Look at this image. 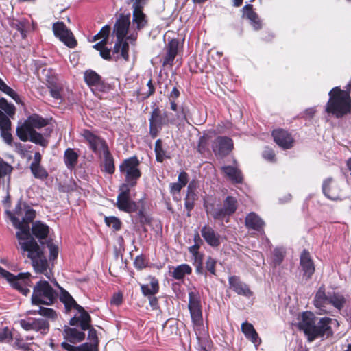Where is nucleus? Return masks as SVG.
Listing matches in <instances>:
<instances>
[{"label": "nucleus", "instance_id": "obj_1", "mask_svg": "<svg viewBox=\"0 0 351 351\" xmlns=\"http://www.w3.org/2000/svg\"><path fill=\"white\" fill-rule=\"evenodd\" d=\"M5 213L14 228L19 230L16 236L19 245L23 252L27 253V256L31 259L35 271L45 275L47 279L53 281V274L49 267L48 261L38 244L30 235L29 223L36 217L35 211L31 208L27 209L21 221L12 215L11 211L6 210Z\"/></svg>", "mask_w": 351, "mask_h": 351}, {"label": "nucleus", "instance_id": "obj_2", "mask_svg": "<svg viewBox=\"0 0 351 351\" xmlns=\"http://www.w3.org/2000/svg\"><path fill=\"white\" fill-rule=\"evenodd\" d=\"M148 25V19L143 10H132L130 14H121L116 20L113 27V34L117 40L113 47V56L115 59L123 58L125 62L129 60V44L134 43L138 32Z\"/></svg>", "mask_w": 351, "mask_h": 351}, {"label": "nucleus", "instance_id": "obj_3", "mask_svg": "<svg viewBox=\"0 0 351 351\" xmlns=\"http://www.w3.org/2000/svg\"><path fill=\"white\" fill-rule=\"evenodd\" d=\"M58 295L56 291L52 288L47 281L39 280L34 287L31 298L32 304L34 306H38V308L29 310L27 313L34 315H40L49 319L56 320L58 318L56 311L51 308L41 306V305L49 306L53 304Z\"/></svg>", "mask_w": 351, "mask_h": 351}, {"label": "nucleus", "instance_id": "obj_4", "mask_svg": "<svg viewBox=\"0 0 351 351\" xmlns=\"http://www.w3.org/2000/svg\"><path fill=\"white\" fill-rule=\"evenodd\" d=\"M332 319L329 317L317 319L309 311L304 312L299 323L300 328L304 331L309 341L317 338H323L332 335L331 324Z\"/></svg>", "mask_w": 351, "mask_h": 351}, {"label": "nucleus", "instance_id": "obj_5", "mask_svg": "<svg viewBox=\"0 0 351 351\" xmlns=\"http://www.w3.org/2000/svg\"><path fill=\"white\" fill-rule=\"evenodd\" d=\"M329 99L325 106V111L337 118H341L351 111V98L348 91L339 87H334L328 93Z\"/></svg>", "mask_w": 351, "mask_h": 351}, {"label": "nucleus", "instance_id": "obj_6", "mask_svg": "<svg viewBox=\"0 0 351 351\" xmlns=\"http://www.w3.org/2000/svg\"><path fill=\"white\" fill-rule=\"evenodd\" d=\"M344 302L343 296L339 293H328L326 295L324 285L319 288L314 298V304L319 310V314L330 313V306L340 310L343 307Z\"/></svg>", "mask_w": 351, "mask_h": 351}, {"label": "nucleus", "instance_id": "obj_7", "mask_svg": "<svg viewBox=\"0 0 351 351\" xmlns=\"http://www.w3.org/2000/svg\"><path fill=\"white\" fill-rule=\"evenodd\" d=\"M206 210L215 220H223L233 215L238 207V202L235 197L228 196L223 201L222 206L215 208L213 204H206Z\"/></svg>", "mask_w": 351, "mask_h": 351}, {"label": "nucleus", "instance_id": "obj_8", "mask_svg": "<svg viewBox=\"0 0 351 351\" xmlns=\"http://www.w3.org/2000/svg\"><path fill=\"white\" fill-rule=\"evenodd\" d=\"M138 166L139 160L136 156L127 158L120 165V172L125 176L128 186H135L138 179L141 177V173Z\"/></svg>", "mask_w": 351, "mask_h": 351}, {"label": "nucleus", "instance_id": "obj_9", "mask_svg": "<svg viewBox=\"0 0 351 351\" xmlns=\"http://www.w3.org/2000/svg\"><path fill=\"white\" fill-rule=\"evenodd\" d=\"M30 274L28 272L20 273L15 276L0 267V277L5 278L14 289L19 290L25 295H27L30 292L28 288L30 286Z\"/></svg>", "mask_w": 351, "mask_h": 351}, {"label": "nucleus", "instance_id": "obj_10", "mask_svg": "<svg viewBox=\"0 0 351 351\" xmlns=\"http://www.w3.org/2000/svg\"><path fill=\"white\" fill-rule=\"evenodd\" d=\"M16 133L19 138L23 141H31L42 147H47L48 141L43 136L32 128L25 121L23 123H19L16 129Z\"/></svg>", "mask_w": 351, "mask_h": 351}, {"label": "nucleus", "instance_id": "obj_11", "mask_svg": "<svg viewBox=\"0 0 351 351\" xmlns=\"http://www.w3.org/2000/svg\"><path fill=\"white\" fill-rule=\"evenodd\" d=\"M110 32V25H105L104 27H103L100 32L93 37V41L101 39L100 42L93 45V48L99 51L101 57L104 60H112L114 61H118L119 60H121L122 58L115 59L113 56V49L111 50L106 47L108 42Z\"/></svg>", "mask_w": 351, "mask_h": 351}, {"label": "nucleus", "instance_id": "obj_12", "mask_svg": "<svg viewBox=\"0 0 351 351\" xmlns=\"http://www.w3.org/2000/svg\"><path fill=\"white\" fill-rule=\"evenodd\" d=\"M188 306L194 327L197 328L202 327L203 325V317L200 298L198 293L189 292Z\"/></svg>", "mask_w": 351, "mask_h": 351}, {"label": "nucleus", "instance_id": "obj_13", "mask_svg": "<svg viewBox=\"0 0 351 351\" xmlns=\"http://www.w3.org/2000/svg\"><path fill=\"white\" fill-rule=\"evenodd\" d=\"M119 194L117 197V206L122 211L131 213L137 210L136 204L131 200L130 197V189L127 184H123L119 188Z\"/></svg>", "mask_w": 351, "mask_h": 351}, {"label": "nucleus", "instance_id": "obj_14", "mask_svg": "<svg viewBox=\"0 0 351 351\" xmlns=\"http://www.w3.org/2000/svg\"><path fill=\"white\" fill-rule=\"evenodd\" d=\"M49 319L27 317L21 319L19 323L22 328L26 331L33 330L46 335L49 330Z\"/></svg>", "mask_w": 351, "mask_h": 351}, {"label": "nucleus", "instance_id": "obj_15", "mask_svg": "<svg viewBox=\"0 0 351 351\" xmlns=\"http://www.w3.org/2000/svg\"><path fill=\"white\" fill-rule=\"evenodd\" d=\"M170 119H168L164 112L161 113L159 108H154L149 118V133L152 138L156 137L158 133L161 130L163 125L169 124Z\"/></svg>", "mask_w": 351, "mask_h": 351}, {"label": "nucleus", "instance_id": "obj_16", "mask_svg": "<svg viewBox=\"0 0 351 351\" xmlns=\"http://www.w3.org/2000/svg\"><path fill=\"white\" fill-rule=\"evenodd\" d=\"M53 31L56 37L63 42L67 47L74 48L77 45L73 33L63 22H57L53 25Z\"/></svg>", "mask_w": 351, "mask_h": 351}, {"label": "nucleus", "instance_id": "obj_17", "mask_svg": "<svg viewBox=\"0 0 351 351\" xmlns=\"http://www.w3.org/2000/svg\"><path fill=\"white\" fill-rule=\"evenodd\" d=\"M81 135L88 143L90 149L96 154H101V152L108 148L105 141L93 134L88 130L84 129L82 131Z\"/></svg>", "mask_w": 351, "mask_h": 351}, {"label": "nucleus", "instance_id": "obj_18", "mask_svg": "<svg viewBox=\"0 0 351 351\" xmlns=\"http://www.w3.org/2000/svg\"><path fill=\"white\" fill-rule=\"evenodd\" d=\"M213 150L216 155L223 156L227 155L233 147L231 138L225 136H218L213 143Z\"/></svg>", "mask_w": 351, "mask_h": 351}, {"label": "nucleus", "instance_id": "obj_19", "mask_svg": "<svg viewBox=\"0 0 351 351\" xmlns=\"http://www.w3.org/2000/svg\"><path fill=\"white\" fill-rule=\"evenodd\" d=\"M274 141L284 149H290L293 145V138L288 132L278 129L272 132Z\"/></svg>", "mask_w": 351, "mask_h": 351}, {"label": "nucleus", "instance_id": "obj_20", "mask_svg": "<svg viewBox=\"0 0 351 351\" xmlns=\"http://www.w3.org/2000/svg\"><path fill=\"white\" fill-rule=\"evenodd\" d=\"M228 283L230 288L236 292L238 295L250 298L252 296L253 293L247 285L242 282L239 277L232 276L229 277Z\"/></svg>", "mask_w": 351, "mask_h": 351}, {"label": "nucleus", "instance_id": "obj_21", "mask_svg": "<svg viewBox=\"0 0 351 351\" xmlns=\"http://www.w3.org/2000/svg\"><path fill=\"white\" fill-rule=\"evenodd\" d=\"M322 191L328 199L336 200L341 198L340 188L331 178L326 179L322 185Z\"/></svg>", "mask_w": 351, "mask_h": 351}, {"label": "nucleus", "instance_id": "obj_22", "mask_svg": "<svg viewBox=\"0 0 351 351\" xmlns=\"http://www.w3.org/2000/svg\"><path fill=\"white\" fill-rule=\"evenodd\" d=\"M11 121L9 118L0 110V132L1 136L4 142L9 145H12V135L10 133Z\"/></svg>", "mask_w": 351, "mask_h": 351}, {"label": "nucleus", "instance_id": "obj_23", "mask_svg": "<svg viewBox=\"0 0 351 351\" xmlns=\"http://www.w3.org/2000/svg\"><path fill=\"white\" fill-rule=\"evenodd\" d=\"M300 265L304 272V276L306 279L311 278L315 272V266L309 252L306 250H304L300 255Z\"/></svg>", "mask_w": 351, "mask_h": 351}, {"label": "nucleus", "instance_id": "obj_24", "mask_svg": "<svg viewBox=\"0 0 351 351\" xmlns=\"http://www.w3.org/2000/svg\"><path fill=\"white\" fill-rule=\"evenodd\" d=\"M53 283L60 291V300L64 304L66 312L69 311L72 308L82 310V307L76 303L68 291L60 287L56 280L53 281Z\"/></svg>", "mask_w": 351, "mask_h": 351}, {"label": "nucleus", "instance_id": "obj_25", "mask_svg": "<svg viewBox=\"0 0 351 351\" xmlns=\"http://www.w3.org/2000/svg\"><path fill=\"white\" fill-rule=\"evenodd\" d=\"M201 234L206 242L212 247H218L221 244V236L213 228L204 226Z\"/></svg>", "mask_w": 351, "mask_h": 351}, {"label": "nucleus", "instance_id": "obj_26", "mask_svg": "<svg viewBox=\"0 0 351 351\" xmlns=\"http://www.w3.org/2000/svg\"><path fill=\"white\" fill-rule=\"evenodd\" d=\"M243 16L250 21V25L256 31L262 27L261 21L257 14L253 10L252 5L247 4L243 8Z\"/></svg>", "mask_w": 351, "mask_h": 351}, {"label": "nucleus", "instance_id": "obj_27", "mask_svg": "<svg viewBox=\"0 0 351 351\" xmlns=\"http://www.w3.org/2000/svg\"><path fill=\"white\" fill-rule=\"evenodd\" d=\"M179 43L176 39L171 40L166 47V55L164 58L163 65L171 66L178 54Z\"/></svg>", "mask_w": 351, "mask_h": 351}, {"label": "nucleus", "instance_id": "obj_28", "mask_svg": "<svg viewBox=\"0 0 351 351\" xmlns=\"http://www.w3.org/2000/svg\"><path fill=\"white\" fill-rule=\"evenodd\" d=\"M245 223L248 229L258 232L263 230L265 225L264 221L254 213H250L246 216Z\"/></svg>", "mask_w": 351, "mask_h": 351}, {"label": "nucleus", "instance_id": "obj_29", "mask_svg": "<svg viewBox=\"0 0 351 351\" xmlns=\"http://www.w3.org/2000/svg\"><path fill=\"white\" fill-rule=\"evenodd\" d=\"M149 282L141 285V289L144 296L155 295L159 291L158 280L155 277L149 276Z\"/></svg>", "mask_w": 351, "mask_h": 351}, {"label": "nucleus", "instance_id": "obj_30", "mask_svg": "<svg viewBox=\"0 0 351 351\" xmlns=\"http://www.w3.org/2000/svg\"><path fill=\"white\" fill-rule=\"evenodd\" d=\"M241 330L245 337L250 340L255 346H258L261 343V339L258 337V333L252 324L247 322H243L241 324Z\"/></svg>", "mask_w": 351, "mask_h": 351}, {"label": "nucleus", "instance_id": "obj_31", "mask_svg": "<svg viewBox=\"0 0 351 351\" xmlns=\"http://www.w3.org/2000/svg\"><path fill=\"white\" fill-rule=\"evenodd\" d=\"M234 163H236L235 161ZM221 169L232 182L235 183L242 182L243 176L237 164H235V166H224Z\"/></svg>", "mask_w": 351, "mask_h": 351}, {"label": "nucleus", "instance_id": "obj_32", "mask_svg": "<svg viewBox=\"0 0 351 351\" xmlns=\"http://www.w3.org/2000/svg\"><path fill=\"white\" fill-rule=\"evenodd\" d=\"M64 338L72 343L80 342L85 338V334L83 331L74 328L67 327L64 330Z\"/></svg>", "mask_w": 351, "mask_h": 351}, {"label": "nucleus", "instance_id": "obj_33", "mask_svg": "<svg viewBox=\"0 0 351 351\" xmlns=\"http://www.w3.org/2000/svg\"><path fill=\"white\" fill-rule=\"evenodd\" d=\"M49 227L40 221L34 222L32 227V234L38 239H45L49 234Z\"/></svg>", "mask_w": 351, "mask_h": 351}, {"label": "nucleus", "instance_id": "obj_34", "mask_svg": "<svg viewBox=\"0 0 351 351\" xmlns=\"http://www.w3.org/2000/svg\"><path fill=\"white\" fill-rule=\"evenodd\" d=\"M79 155L73 149L68 148L64 154V161L69 169H73L78 162Z\"/></svg>", "mask_w": 351, "mask_h": 351}, {"label": "nucleus", "instance_id": "obj_35", "mask_svg": "<svg viewBox=\"0 0 351 351\" xmlns=\"http://www.w3.org/2000/svg\"><path fill=\"white\" fill-rule=\"evenodd\" d=\"M192 272L191 267L187 264H182L175 267L171 272V276L176 280H182L186 275Z\"/></svg>", "mask_w": 351, "mask_h": 351}, {"label": "nucleus", "instance_id": "obj_36", "mask_svg": "<svg viewBox=\"0 0 351 351\" xmlns=\"http://www.w3.org/2000/svg\"><path fill=\"white\" fill-rule=\"evenodd\" d=\"M84 77L85 82L90 87H97L101 84V77L94 71H86Z\"/></svg>", "mask_w": 351, "mask_h": 351}, {"label": "nucleus", "instance_id": "obj_37", "mask_svg": "<svg viewBox=\"0 0 351 351\" xmlns=\"http://www.w3.org/2000/svg\"><path fill=\"white\" fill-rule=\"evenodd\" d=\"M101 154L104 156V171L110 174H112L114 171V160L112 155L110 153V151L108 148H105V150L101 152Z\"/></svg>", "mask_w": 351, "mask_h": 351}, {"label": "nucleus", "instance_id": "obj_38", "mask_svg": "<svg viewBox=\"0 0 351 351\" xmlns=\"http://www.w3.org/2000/svg\"><path fill=\"white\" fill-rule=\"evenodd\" d=\"M25 121L33 129H39L47 125V121L38 114L29 116Z\"/></svg>", "mask_w": 351, "mask_h": 351}, {"label": "nucleus", "instance_id": "obj_39", "mask_svg": "<svg viewBox=\"0 0 351 351\" xmlns=\"http://www.w3.org/2000/svg\"><path fill=\"white\" fill-rule=\"evenodd\" d=\"M80 313V315L77 317V320L80 322V325L83 331L89 329L90 328V317L89 314L84 311L82 308V309H77Z\"/></svg>", "mask_w": 351, "mask_h": 351}, {"label": "nucleus", "instance_id": "obj_40", "mask_svg": "<svg viewBox=\"0 0 351 351\" xmlns=\"http://www.w3.org/2000/svg\"><path fill=\"white\" fill-rule=\"evenodd\" d=\"M154 151L156 153V160L159 162H162L165 158H169L165 150L162 147V143L160 139H158L155 143Z\"/></svg>", "mask_w": 351, "mask_h": 351}, {"label": "nucleus", "instance_id": "obj_41", "mask_svg": "<svg viewBox=\"0 0 351 351\" xmlns=\"http://www.w3.org/2000/svg\"><path fill=\"white\" fill-rule=\"evenodd\" d=\"M29 168L36 178L43 180L48 177L47 171L40 165H30Z\"/></svg>", "mask_w": 351, "mask_h": 351}, {"label": "nucleus", "instance_id": "obj_42", "mask_svg": "<svg viewBox=\"0 0 351 351\" xmlns=\"http://www.w3.org/2000/svg\"><path fill=\"white\" fill-rule=\"evenodd\" d=\"M0 90L11 97L16 103L20 101L18 94L9 87L1 79H0Z\"/></svg>", "mask_w": 351, "mask_h": 351}, {"label": "nucleus", "instance_id": "obj_43", "mask_svg": "<svg viewBox=\"0 0 351 351\" xmlns=\"http://www.w3.org/2000/svg\"><path fill=\"white\" fill-rule=\"evenodd\" d=\"M0 108L10 117H12L15 114L14 106L9 104L4 98H0Z\"/></svg>", "mask_w": 351, "mask_h": 351}, {"label": "nucleus", "instance_id": "obj_44", "mask_svg": "<svg viewBox=\"0 0 351 351\" xmlns=\"http://www.w3.org/2000/svg\"><path fill=\"white\" fill-rule=\"evenodd\" d=\"M50 94L51 97L58 100H62V86L60 84L51 85L50 87Z\"/></svg>", "mask_w": 351, "mask_h": 351}, {"label": "nucleus", "instance_id": "obj_45", "mask_svg": "<svg viewBox=\"0 0 351 351\" xmlns=\"http://www.w3.org/2000/svg\"><path fill=\"white\" fill-rule=\"evenodd\" d=\"M105 222L109 227H112L114 230H119L121 228V221L115 217H106Z\"/></svg>", "mask_w": 351, "mask_h": 351}, {"label": "nucleus", "instance_id": "obj_46", "mask_svg": "<svg viewBox=\"0 0 351 351\" xmlns=\"http://www.w3.org/2000/svg\"><path fill=\"white\" fill-rule=\"evenodd\" d=\"M175 112V119L176 120V124L178 125L184 124V123L186 121V115L184 108L182 107H180L179 110Z\"/></svg>", "mask_w": 351, "mask_h": 351}, {"label": "nucleus", "instance_id": "obj_47", "mask_svg": "<svg viewBox=\"0 0 351 351\" xmlns=\"http://www.w3.org/2000/svg\"><path fill=\"white\" fill-rule=\"evenodd\" d=\"M13 346L16 349L22 350L24 351H27L29 350V344L25 342V341L20 337L15 338Z\"/></svg>", "mask_w": 351, "mask_h": 351}, {"label": "nucleus", "instance_id": "obj_48", "mask_svg": "<svg viewBox=\"0 0 351 351\" xmlns=\"http://www.w3.org/2000/svg\"><path fill=\"white\" fill-rule=\"evenodd\" d=\"M12 170V166L0 158V178L10 173Z\"/></svg>", "mask_w": 351, "mask_h": 351}, {"label": "nucleus", "instance_id": "obj_49", "mask_svg": "<svg viewBox=\"0 0 351 351\" xmlns=\"http://www.w3.org/2000/svg\"><path fill=\"white\" fill-rule=\"evenodd\" d=\"M12 146H14L15 152L22 156H25L28 151V148L29 147L27 145H23L19 142L13 143Z\"/></svg>", "mask_w": 351, "mask_h": 351}, {"label": "nucleus", "instance_id": "obj_50", "mask_svg": "<svg viewBox=\"0 0 351 351\" xmlns=\"http://www.w3.org/2000/svg\"><path fill=\"white\" fill-rule=\"evenodd\" d=\"M284 251L281 248H276L274 250V263L275 265H278L281 263L284 258Z\"/></svg>", "mask_w": 351, "mask_h": 351}, {"label": "nucleus", "instance_id": "obj_51", "mask_svg": "<svg viewBox=\"0 0 351 351\" xmlns=\"http://www.w3.org/2000/svg\"><path fill=\"white\" fill-rule=\"evenodd\" d=\"M77 351H98V346L95 344L86 342L78 346Z\"/></svg>", "mask_w": 351, "mask_h": 351}, {"label": "nucleus", "instance_id": "obj_52", "mask_svg": "<svg viewBox=\"0 0 351 351\" xmlns=\"http://www.w3.org/2000/svg\"><path fill=\"white\" fill-rule=\"evenodd\" d=\"M147 90L145 92L140 93L139 95L141 96L143 99H147L150 95H152L154 91L155 88L152 84V80H149L147 84Z\"/></svg>", "mask_w": 351, "mask_h": 351}, {"label": "nucleus", "instance_id": "obj_53", "mask_svg": "<svg viewBox=\"0 0 351 351\" xmlns=\"http://www.w3.org/2000/svg\"><path fill=\"white\" fill-rule=\"evenodd\" d=\"M132 2V10H143L146 3V0H129L128 3Z\"/></svg>", "mask_w": 351, "mask_h": 351}, {"label": "nucleus", "instance_id": "obj_54", "mask_svg": "<svg viewBox=\"0 0 351 351\" xmlns=\"http://www.w3.org/2000/svg\"><path fill=\"white\" fill-rule=\"evenodd\" d=\"M88 339L89 343L99 346V339L97 337V331L94 328H90L88 333Z\"/></svg>", "mask_w": 351, "mask_h": 351}, {"label": "nucleus", "instance_id": "obj_55", "mask_svg": "<svg viewBox=\"0 0 351 351\" xmlns=\"http://www.w3.org/2000/svg\"><path fill=\"white\" fill-rule=\"evenodd\" d=\"M196 187H197V182L195 180H193L189 182V184L188 185V188H187V195H188V197H190L191 196L193 199H195V191L196 189Z\"/></svg>", "mask_w": 351, "mask_h": 351}, {"label": "nucleus", "instance_id": "obj_56", "mask_svg": "<svg viewBox=\"0 0 351 351\" xmlns=\"http://www.w3.org/2000/svg\"><path fill=\"white\" fill-rule=\"evenodd\" d=\"M263 158L269 161V162H274L275 161V154L274 152L269 148L266 147L265 150L263 152Z\"/></svg>", "mask_w": 351, "mask_h": 351}, {"label": "nucleus", "instance_id": "obj_57", "mask_svg": "<svg viewBox=\"0 0 351 351\" xmlns=\"http://www.w3.org/2000/svg\"><path fill=\"white\" fill-rule=\"evenodd\" d=\"M215 265L216 261L214 258L208 257L206 262V268L212 274H215Z\"/></svg>", "mask_w": 351, "mask_h": 351}, {"label": "nucleus", "instance_id": "obj_58", "mask_svg": "<svg viewBox=\"0 0 351 351\" xmlns=\"http://www.w3.org/2000/svg\"><path fill=\"white\" fill-rule=\"evenodd\" d=\"M12 338V333L7 327L0 328V343Z\"/></svg>", "mask_w": 351, "mask_h": 351}, {"label": "nucleus", "instance_id": "obj_59", "mask_svg": "<svg viewBox=\"0 0 351 351\" xmlns=\"http://www.w3.org/2000/svg\"><path fill=\"white\" fill-rule=\"evenodd\" d=\"M134 264L136 268L143 269L146 266L145 259L143 256H138L136 257Z\"/></svg>", "mask_w": 351, "mask_h": 351}, {"label": "nucleus", "instance_id": "obj_60", "mask_svg": "<svg viewBox=\"0 0 351 351\" xmlns=\"http://www.w3.org/2000/svg\"><path fill=\"white\" fill-rule=\"evenodd\" d=\"M123 295L121 293H114L110 300L112 304L119 306L121 304Z\"/></svg>", "mask_w": 351, "mask_h": 351}, {"label": "nucleus", "instance_id": "obj_61", "mask_svg": "<svg viewBox=\"0 0 351 351\" xmlns=\"http://www.w3.org/2000/svg\"><path fill=\"white\" fill-rule=\"evenodd\" d=\"M178 183L181 184L182 186H185L189 180L187 173L184 171L181 172L178 176Z\"/></svg>", "mask_w": 351, "mask_h": 351}, {"label": "nucleus", "instance_id": "obj_62", "mask_svg": "<svg viewBox=\"0 0 351 351\" xmlns=\"http://www.w3.org/2000/svg\"><path fill=\"white\" fill-rule=\"evenodd\" d=\"M48 247L50 252V259H55L58 256V249L53 244H48Z\"/></svg>", "mask_w": 351, "mask_h": 351}, {"label": "nucleus", "instance_id": "obj_63", "mask_svg": "<svg viewBox=\"0 0 351 351\" xmlns=\"http://www.w3.org/2000/svg\"><path fill=\"white\" fill-rule=\"evenodd\" d=\"M183 187L178 182L171 183L170 184V191L173 194L179 193Z\"/></svg>", "mask_w": 351, "mask_h": 351}, {"label": "nucleus", "instance_id": "obj_64", "mask_svg": "<svg viewBox=\"0 0 351 351\" xmlns=\"http://www.w3.org/2000/svg\"><path fill=\"white\" fill-rule=\"evenodd\" d=\"M61 346L68 351H77V346L71 345L66 342H62Z\"/></svg>", "mask_w": 351, "mask_h": 351}]
</instances>
